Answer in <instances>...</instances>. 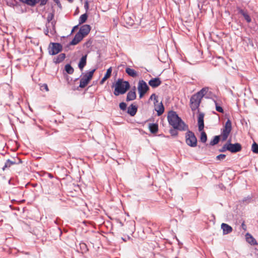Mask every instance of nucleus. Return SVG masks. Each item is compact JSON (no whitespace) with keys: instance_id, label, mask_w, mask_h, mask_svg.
I'll use <instances>...</instances> for the list:
<instances>
[{"instance_id":"obj_1","label":"nucleus","mask_w":258,"mask_h":258,"mask_svg":"<svg viewBox=\"0 0 258 258\" xmlns=\"http://www.w3.org/2000/svg\"><path fill=\"white\" fill-rule=\"evenodd\" d=\"M167 120L169 124L175 129L180 131L188 130V125L184 122L174 111L171 110L168 112Z\"/></svg>"},{"instance_id":"obj_2","label":"nucleus","mask_w":258,"mask_h":258,"mask_svg":"<svg viewBox=\"0 0 258 258\" xmlns=\"http://www.w3.org/2000/svg\"><path fill=\"white\" fill-rule=\"evenodd\" d=\"M130 88V85L128 82L123 81L121 79H119L115 84V87L114 91V94L115 96H118L120 94H124Z\"/></svg>"},{"instance_id":"obj_3","label":"nucleus","mask_w":258,"mask_h":258,"mask_svg":"<svg viewBox=\"0 0 258 258\" xmlns=\"http://www.w3.org/2000/svg\"><path fill=\"white\" fill-rule=\"evenodd\" d=\"M186 131L187 132L185 137L186 144L191 147H196L197 146V139L195 134L188 130Z\"/></svg>"},{"instance_id":"obj_4","label":"nucleus","mask_w":258,"mask_h":258,"mask_svg":"<svg viewBox=\"0 0 258 258\" xmlns=\"http://www.w3.org/2000/svg\"><path fill=\"white\" fill-rule=\"evenodd\" d=\"M232 130V123L229 119L226 122L224 128L221 130V137L223 141H225L228 138Z\"/></svg>"},{"instance_id":"obj_5","label":"nucleus","mask_w":258,"mask_h":258,"mask_svg":"<svg viewBox=\"0 0 258 258\" xmlns=\"http://www.w3.org/2000/svg\"><path fill=\"white\" fill-rule=\"evenodd\" d=\"M62 49V46L59 43L50 42L48 48L50 55H54L60 52Z\"/></svg>"},{"instance_id":"obj_6","label":"nucleus","mask_w":258,"mask_h":258,"mask_svg":"<svg viewBox=\"0 0 258 258\" xmlns=\"http://www.w3.org/2000/svg\"><path fill=\"white\" fill-rule=\"evenodd\" d=\"M201 100L202 99L195 94L192 95L190 99V107L192 111L199 110Z\"/></svg>"},{"instance_id":"obj_7","label":"nucleus","mask_w":258,"mask_h":258,"mask_svg":"<svg viewBox=\"0 0 258 258\" xmlns=\"http://www.w3.org/2000/svg\"><path fill=\"white\" fill-rule=\"evenodd\" d=\"M138 89L139 93V97L141 98L144 94L149 90V87L144 80H140L138 83Z\"/></svg>"},{"instance_id":"obj_8","label":"nucleus","mask_w":258,"mask_h":258,"mask_svg":"<svg viewBox=\"0 0 258 258\" xmlns=\"http://www.w3.org/2000/svg\"><path fill=\"white\" fill-rule=\"evenodd\" d=\"M231 140H229L228 141V145L229 148V151L231 153H235L238 152H240L242 149V147L240 144L239 143H235L231 144L230 143Z\"/></svg>"},{"instance_id":"obj_9","label":"nucleus","mask_w":258,"mask_h":258,"mask_svg":"<svg viewBox=\"0 0 258 258\" xmlns=\"http://www.w3.org/2000/svg\"><path fill=\"white\" fill-rule=\"evenodd\" d=\"M204 115H205V114L203 112H200L199 114L198 119V123L199 131L200 132L202 131L204 128Z\"/></svg>"},{"instance_id":"obj_10","label":"nucleus","mask_w":258,"mask_h":258,"mask_svg":"<svg viewBox=\"0 0 258 258\" xmlns=\"http://www.w3.org/2000/svg\"><path fill=\"white\" fill-rule=\"evenodd\" d=\"M91 27L89 25H84L82 26L79 31V32L83 35L84 37L87 35L90 32Z\"/></svg>"},{"instance_id":"obj_11","label":"nucleus","mask_w":258,"mask_h":258,"mask_svg":"<svg viewBox=\"0 0 258 258\" xmlns=\"http://www.w3.org/2000/svg\"><path fill=\"white\" fill-rule=\"evenodd\" d=\"M136 87L134 86L131 90L127 94L126 101H130L135 100L136 98Z\"/></svg>"},{"instance_id":"obj_12","label":"nucleus","mask_w":258,"mask_h":258,"mask_svg":"<svg viewBox=\"0 0 258 258\" xmlns=\"http://www.w3.org/2000/svg\"><path fill=\"white\" fill-rule=\"evenodd\" d=\"M237 10L238 11V13L240 14L241 15L243 16L244 19L246 20V21L247 23H250L251 21V19L249 16L247 11H245L244 10L241 9L239 7H237Z\"/></svg>"},{"instance_id":"obj_13","label":"nucleus","mask_w":258,"mask_h":258,"mask_svg":"<svg viewBox=\"0 0 258 258\" xmlns=\"http://www.w3.org/2000/svg\"><path fill=\"white\" fill-rule=\"evenodd\" d=\"M162 83L159 78H153L149 81V85L152 88H156L159 86Z\"/></svg>"},{"instance_id":"obj_14","label":"nucleus","mask_w":258,"mask_h":258,"mask_svg":"<svg viewBox=\"0 0 258 258\" xmlns=\"http://www.w3.org/2000/svg\"><path fill=\"white\" fill-rule=\"evenodd\" d=\"M221 228L223 230V234H228L232 231L231 226L226 223H222L221 224Z\"/></svg>"},{"instance_id":"obj_15","label":"nucleus","mask_w":258,"mask_h":258,"mask_svg":"<svg viewBox=\"0 0 258 258\" xmlns=\"http://www.w3.org/2000/svg\"><path fill=\"white\" fill-rule=\"evenodd\" d=\"M138 110L137 107L132 104L127 108V112L131 116H134L137 113Z\"/></svg>"},{"instance_id":"obj_16","label":"nucleus","mask_w":258,"mask_h":258,"mask_svg":"<svg viewBox=\"0 0 258 258\" xmlns=\"http://www.w3.org/2000/svg\"><path fill=\"white\" fill-rule=\"evenodd\" d=\"M20 2L25 4L31 7H34L39 3L40 0H19Z\"/></svg>"},{"instance_id":"obj_17","label":"nucleus","mask_w":258,"mask_h":258,"mask_svg":"<svg viewBox=\"0 0 258 258\" xmlns=\"http://www.w3.org/2000/svg\"><path fill=\"white\" fill-rule=\"evenodd\" d=\"M112 71V67H110L109 69H108L107 70V71H106V74H105L104 77L102 79V80L100 82V85H103V83H104V82L111 76Z\"/></svg>"},{"instance_id":"obj_18","label":"nucleus","mask_w":258,"mask_h":258,"mask_svg":"<svg viewBox=\"0 0 258 258\" xmlns=\"http://www.w3.org/2000/svg\"><path fill=\"white\" fill-rule=\"evenodd\" d=\"M87 56V54L83 56L79 61L78 67L81 70H82L86 64Z\"/></svg>"},{"instance_id":"obj_19","label":"nucleus","mask_w":258,"mask_h":258,"mask_svg":"<svg viewBox=\"0 0 258 258\" xmlns=\"http://www.w3.org/2000/svg\"><path fill=\"white\" fill-rule=\"evenodd\" d=\"M65 58L66 54L64 53H60L53 58V62L56 64L62 62Z\"/></svg>"},{"instance_id":"obj_20","label":"nucleus","mask_w":258,"mask_h":258,"mask_svg":"<svg viewBox=\"0 0 258 258\" xmlns=\"http://www.w3.org/2000/svg\"><path fill=\"white\" fill-rule=\"evenodd\" d=\"M89 81L86 79L84 76H83L80 80L79 86L78 87L77 89H79V88H85L89 83Z\"/></svg>"},{"instance_id":"obj_21","label":"nucleus","mask_w":258,"mask_h":258,"mask_svg":"<svg viewBox=\"0 0 258 258\" xmlns=\"http://www.w3.org/2000/svg\"><path fill=\"white\" fill-rule=\"evenodd\" d=\"M125 72L128 74V76L133 78H136L138 75L137 72H136L135 70L130 68H126Z\"/></svg>"},{"instance_id":"obj_22","label":"nucleus","mask_w":258,"mask_h":258,"mask_svg":"<svg viewBox=\"0 0 258 258\" xmlns=\"http://www.w3.org/2000/svg\"><path fill=\"white\" fill-rule=\"evenodd\" d=\"M149 128L152 134H156L158 131V125L157 123H149Z\"/></svg>"},{"instance_id":"obj_23","label":"nucleus","mask_w":258,"mask_h":258,"mask_svg":"<svg viewBox=\"0 0 258 258\" xmlns=\"http://www.w3.org/2000/svg\"><path fill=\"white\" fill-rule=\"evenodd\" d=\"M208 88H203L200 91L196 93L195 94L197 95L200 99H202L203 97L206 95L208 92Z\"/></svg>"},{"instance_id":"obj_24","label":"nucleus","mask_w":258,"mask_h":258,"mask_svg":"<svg viewBox=\"0 0 258 258\" xmlns=\"http://www.w3.org/2000/svg\"><path fill=\"white\" fill-rule=\"evenodd\" d=\"M155 110L157 112L158 116H160L163 114L164 111V107L161 102L159 103L157 108H155Z\"/></svg>"},{"instance_id":"obj_25","label":"nucleus","mask_w":258,"mask_h":258,"mask_svg":"<svg viewBox=\"0 0 258 258\" xmlns=\"http://www.w3.org/2000/svg\"><path fill=\"white\" fill-rule=\"evenodd\" d=\"M246 241L251 244H256V241L255 239L249 233L246 234Z\"/></svg>"},{"instance_id":"obj_26","label":"nucleus","mask_w":258,"mask_h":258,"mask_svg":"<svg viewBox=\"0 0 258 258\" xmlns=\"http://www.w3.org/2000/svg\"><path fill=\"white\" fill-rule=\"evenodd\" d=\"M95 71H96V69H94L92 70V71H89V72H87V73H86L85 75H84L83 76H84L86 79H87L89 81H90L93 77V74H94V72H95Z\"/></svg>"},{"instance_id":"obj_27","label":"nucleus","mask_w":258,"mask_h":258,"mask_svg":"<svg viewBox=\"0 0 258 258\" xmlns=\"http://www.w3.org/2000/svg\"><path fill=\"white\" fill-rule=\"evenodd\" d=\"M65 71L68 74H72L74 73V70L71 64H67L65 66Z\"/></svg>"},{"instance_id":"obj_28","label":"nucleus","mask_w":258,"mask_h":258,"mask_svg":"<svg viewBox=\"0 0 258 258\" xmlns=\"http://www.w3.org/2000/svg\"><path fill=\"white\" fill-rule=\"evenodd\" d=\"M220 141V136H216L214 137L213 140L211 141L210 142V146H214L216 144H217Z\"/></svg>"},{"instance_id":"obj_29","label":"nucleus","mask_w":258,"mask_h":258,"mask_svg":"<svg viewBox=\"0 0 258 258\" xmlns=\"http://www.w3.org/2000/svg\"><path fill=\"white\" fill-rule=\"evenodd\" d=\"M88 18V15L87 13H85L84 14L82 15L79 18V24H82L84 23H85Z\"/></svg>"},{"instance_id":"obj_30","label":"nucleus","mask_w":258,"mask_h":258,"mask_svg":"<svg viewBox=\"0 0 258 258\" xmlns=\"http://www.w3.org/2000/svg\"><path fill=\"white\" fill-rule=\"evenodd\" d=\"M207 140V136L206 133L203 131L201 133V137H200V141L202 143H206Z\"/></svg>"},{"instance_id":"obj_31","label":"nucleus","mask_w":258,"mask_h":258,"mask_svg":"<svg viewBox=\"0 0 258 258\" xmlns=\"http://www.w3.org/2000/svg\"><path fill=\"white\" fill-rule=\"evenodd\" d=\"M14 165L10 159H8L5 163L4 166L3 167V170H5L6 168L10 167L12 165Z\"/></svg>"},{"instance_id":"obj_32","label":"nucleus","mask_w":258,"mask_h":258,"mask_svg":"<svg viewBox=\"0 0 258 258\" xmlns=\"http://www.w3.org/2000/svg\"><path fill=\"white\" fill-rule=\"evenodd\" d=\"M54 18V14L52 13H50L48 14L47 17V23L48 25H49L50 23H51L52 22V20Z\"/></svg>"},{"instance_id":"obj_33","label":"nucleus","mask_w":258,"mask_h":258,"mask_svg":"<svg viewBox=\"0 0 258 258\" xmlns=\"http://www.w3.org/2000/svg\"><path fill=\"white\" fill-rule=\"evenodd\" d=\"M124 20L126 21V23L130 25H132L134 24V20L132 19L131 17H128L127 15L123 16Z\"/></svg>"},{"instance_id":"obj_34","label":"nucleus","mask_w":258,"mask_h":258,"mask_svg":"<svg viewBox=\"0 0 258 258\" xmlns=\"http://www.w3.org/2000/svg\"><path fill=\"white\" fill-rule=\"evenodd\" d=\"M214 102L215 104V107H216V111H218V112H219L220 113H223L224 112V110H223V108L218 104V103H217V102L216 100H214Z\"/></svg>"},{"instance_id":"obj_35","label":"nucleus","mask_w":258,"mask_h":258,"mask_svg":"<svg viewBox=\"0 0 258 258\" xmlns=\"http://www.w3.org/2000/svg\"><path fill=\"white\" fill-rule=\"evenodd\" d=\"M251 150L254 153H258V144L254 142L251 147Z\"/></svg>"},{"instance_id":"obj_36","label":"nucleus","mask_w":258,"mask_h":258,"mask_svg":"<svg viewBox=\"0 0 258 258\" xmlns=\"http://www.w3.org/2000/svg\"><path fill=\"white\" fill-rule=\"evenodd\" d=\"M55 24H56L55 21H52L51 23L52 29H50V32L52 35H54L56 33L55 27Z\"/></svg>"},{"instance_id":"obj_37","label":"nucleus","mask_w":258,"mask_h":258,"mask_svg":"<svg viewBox=\"0 0 258 258\" xmlns=\"http://www.w3.org/2000/svg\"><path fill=\"white\" fill-rule=\"evenodd\" d=\"M80 245L82 252H85L88 250L87 246L85 243H81Z\"/></svg>"},{"instance_id":"obj_38","label":"nucleus","mask_w":258,"mask_h":258,"mask_svg":"<svg viewBox=\"0 0 258 258\" xmlns=\"http://www.w3.org/2000/svg\"><path fill=\"white\" fill-rule=\"evenodd\" d=\"M177 129H175L173 127L172 129H170L169 131V133L171 136L176 137L178 135V132Z\"/></svg>"},{"instance_id":"obj_39","label":"nucleus","mask_w":258,"mask_h":258,"mask_svg":"<svg viewBox=\"0 0 258 258\" xmlns=\"http://www.w3.org/2000/svg\"><path fill=\"white\" fill-rule=\"evenodd\" d=\"M226 150L229 151L228 145L227 142L225 145H224V146L221 149H220L219 150V151L220 152H224Z\"/></svg>"},{"instance_id":"obj_40","label":"nucleus","mask_w":258,"mask_h":258,"mask_svg":"<svg viewBox=\"0 0 258 258\" xmlns=\"http://www.w3.org/2000/svg\"><path fill=\"white\" fill-rule=\"evenodd\" d=\"M75 37L76 39L78 40L79 42H80L83 38L84 37L83 35L81 34L79 32L77 33L75 35Z\"/></svg>"},{"instance_id":"obj_41","label":"nucleus","mask_w":258,"mask_h":258,"mask_svg":"<svg viewBox=\"0 0 258 258\" xmlns=\"http://www.w3.org/2000/svg\"><path fill=\"white\" fill-rule=\"evenodd\" d=\"M119 108L122 110H125L126 109V104L124 102H121L120 103L119 105Z\"/></svg>"},{"instance_id":"obj_42","label":"nucleus","mask_w":258,"mask_h":258,"mask_svg":"<svg viewBox=\"0 0 258 258\" xmlns=\"http://www.w3.org/2000/svg\"><path fill=\"white\" fill-rule=\"evenodd\" d=\"M226 157V155L225 154H220L216 156V159L218 160H224Z\"/></svg>"},{"instance_id":"obj_43","label":"nucleus","mask_w":258,"mask_h":258,"mask_svg":"<svg viewBox=\"0 0 258 258\" xmlns=\"http://www.w3.org/2000/svg\"><path fill=\"white\" fill-rule=\"evenodd\" d=\"M50 26L48 25V24H46V28L44 30V32L45 35L48 36L49 29Z\"/></svg>"},{"instance_id":"obj_44","label":"nucleus","mask_w":258,"mask_h":258,"mask_svg":"<svg viewBox=\"0 0 258 258\" xmlns=\"http://www.w3.org/2000/svg\"><path fill=\"white\" fill-rule=\"evenodd\" d=\"M48 1V0H40L39 6L42 7V6L45 5L47 3Z\"/></svg>"},{"instance_id":"obj_45","label":"nucleus","mask_w":258,"mask_h":258,"mask_svg":"<svg viewBox=\"0 0 258 258\" xmlns=\"http://www.w3.org/2000/svg\"><path fill=\"white\" fill-rule=\"evenodd\" d=\"M152 97H154V103L155 104L156 103H157L158 102L157 100L158 97L155 95V94H153L151 95L150 96V99H152Z\"/></svg>"},{"instance_id":"obj_46","label":"nucleus","mask_w":258,"mask_h":258,"mask_svg":"<svg viewBox=\"0 0 258 258\" xmlns=\"http://www.w3.org/2000/svg\"><path fill=\"white\" fill-rule=\"evenodd\" d=\"M79 42H80L79 41H78L77 39H76V38L74 37V39L72 40V41L70 42L71 45H76Z\"/></svg>"},{"instance_id":"obj_47","label":"nucleus","mask_w":258,"mask_h":258,"mask_svg":"<svg viewBox=\"0 0 258 258\" xmlns=\"http://www.w3.org/2000/svg\"><path fill=\"white\" fill-rule=\"evenodd\" d=\"M251 199V197L248 196V197H247L246 198H244L243 199L242 201H243V202H245L246 203H249L250 202Z\"/></svg>"},{"instance_id":"obj_48","label":"nucleus","mask_w":258,"mask_h":258,"mask_svg":"<svg viewBox=\"0 0 258 258\" xmlns=\"http://www.w3.org/2000/svg\"><path fill=\"white\" fill-rule=\"evenodd\" d=\"M41 89H45L46 91H48L49 89L46 84H43L41 87Z\"/></svg>"},{"instance_id":"obj_49","label":"nucleus","mask_w":258,"mask_h":258,"mask_svg":"<svg viewBox=\"0 0 258 258\" xmlns=\"http://www.w3.org/2000/svg\"><path fill=\"white\" fill-rule=\"evenodd\" d=\"M11 162H13V163L15 164H18L20 163V161H16L15 158H13L12 159H10Z\"/></svg>"},{"instance_id":"obj_50","label":"nucleus","mask_w":258,"mask_h":258,"mask_svg":"<svg viewBox=\"0 0 258 258\" xmlns=\"http://www.w3.org/2000/svg\"><path fill=\"white\" fill-rule=\"evenodd\" d=\"M84 7H85V9H86V11H87L89 9V3H88V2L87 1L85 2V5H84Z\"/></svg>"},{"instance_id":"obj_51","label":"nucleus","mask_w":258,"mask_h":258,"mask_svg":"<svg viewBox=\"0 0 258 258\" xmlns=\"http://www.w3.org/2000/svg\"><path fill=\"white\" fill-rule=\"evenodd\" d=\"M91 44H92V41L89 40L85 43V45H86L87 47H88L91 45Z\"/></svg>"},{"instance_id":"obj_52","label":"nucleus","mask_w":258,"mask_h":258,"mask_svg":"<svg viewBox=\"0 0 258 258\" xmlns=\"http://www.w3.org/2000/svg\"><path fill=\"white\" fill-rule=\"evenodd\" d=\"M53 1L57 4L58 7H59V8L61 7L60 3L59 0H53Z\"/></svg>"},{"instance_id":"obj_53","label":"nucleus","mask_w":258,"mask_h":258,"mask_svg":"<svg viewBox=\"0 0 258 258\" xmlns=\"http://www.w3.org/2000/svg\"><path fill=\"white\" fill-rule=\"evenodd\" d=\"M241 227H242V228L243 229H244V230H245V229H246V225H245V224L244 223V222H243V223H242V224H241Z\"/></svg>"},{"instance_id":"obj_54","label":"nucleus","mask_w":258,"mask_h":258,"mask_svg":"<svg viewBox=\"0 0 258 258\" xmlns=\"http://www.w3.org/2000/svg\"><path fill=\"white\" fill-rule=\"evenodd\" d=\"M15 159H16V161H20V163H22L21 159H20L18 157H15Z\"/></svg>"},{"instance_id":"obj_55","label":"nucleus","mask_w":258,"mask_h":258,"mask_svg":"<svg viewBox=\"0 0 258 258\" xmlns=\"http://www.w3.org/2000/svg\"><path fill=\"white\" fill-rule=\"evenodd\" d=\"M78 25H77V26H74V27H73V29H72V32H71V33H73V32H74V31L75 30V29H77V28H78Z\"/></svg>"},{"instance_id":"obj_56","label":"nucleus","mask_w":258,"mask_h":258,"mask_svg":"<svg viewBox=\"0 0 258 258\" xmlns=\"http://www.w3.org/2000/svg\"><path fill=\"white\" fill-rule=\"evenodd\" d=\"M48 176L51 178H52L53 177V175L52 174H51V173H48Z\"/></svg>"},{"instance_id":"obj_57","label":"nucleus","mask_w":258,"mask_h":258,"mask_svg":"<svg viewBox=\"0 0 258 258\" xmlns=\"http://www.w3.org/2000/svg\"><path fill=\"white\" fill-rule=\"evenodd\" d=\"M70 3H73L74 0H67Z\"/></svg>"},{"instance_id":"obj_58","label":"nucleus","mask_w":258,"mask_h":258,"mask_svg":"<svg viewBox=\"0 0 258 258\" xmlns=\"http://www.w3.org/2000/svg\"><path fill=\"white\" fill-rule=\"evenodd\" d=\"M80 1L82 2L83 1V0H80Z\"/></svg>"}]
</instances>
